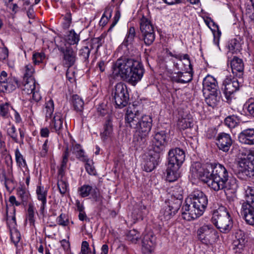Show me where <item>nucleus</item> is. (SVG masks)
Returning <instances> with one entry per match:
<instances>
[{
  "label": "nucleus",
  "mask_w": 254,
  "mask_h": 254,
  "mask_svg": "<svg viewBox=\"0 0 254 254\" xmlns=\"http://www.w3.org/2000/svg\"><path fill=\"white\" fill-rule=\"evenodd\" d=\"M197 238L202 244L208 245L219 238L217 231L212 225L204 224L197 230Z\"/></svg>",
  "instance_id": "nucleus-8"
},
{
  "label": "nucleus",
  "mask_w": 254,
  "mask_h": 254,
  "mask_svg": "<svg viewBox=\"0 0 254 254\" xmlns=\"http://www.w3.org/2000/svg\"><path fill=\"white\" fill-rule=\"evenodd\" d=\"M37 84L35 79H23L21 84L19 83V87L23 94H30L33 91L37 90Z\"/></svg>",
  "instance_id": "nucleus-25"
},
{
  "label": "nucleus",
  "mask_w": 254,
  "mask_h": 254,
  "mask_svg": "<svg viewBox=\"0 0 254 254\" xmlns=\"http://www.w3.org/2000/svg\"><path fill=\"white\" fill-rule=\"evenodd\" d=\"M181 75H182V77H181L182 80L184 79L185 80V81L182 82L183 84L188 83V82L191 81V80H192V74L188 71H187L185 72H181Z\"/></svg>",
  "instance_id": "nucleus-58"
},
{
  "label": "nucleus",
  "mask_w": 254,
  "mask_h": 254,
  "mask_svg": "<svg viewBox=\"0 0 254 254\" xmlns=\"http://www.w3.org/2000/svg\"><path fill=\"white\" fill-rule=\"evenodd\" d=\"M101 139L104 142L111 141L113 136V128L112 121L109 118L104 125L103 131L100 133Z\"/></svg>",
  "instance_id": "nucleus-23"
},
{
  "label": "nucleus",
  "mask_w": 254,
  "mask_h": 254,
  "mask_svg": "<svg viewBox=\"0 0 254 254\" xmlns=\"http://www.w3.org/2000/svg\"><path fill=\"white\" fill-rule=\"evenodd\" d=\"M35 69L31 64H29L26 65L24 68L23 79H35L33 77Z\"/></svg>",
  "instance_id": "nucleus-39"
},
{
  "label": "nucleus",
  "mask_w": 254,
  "mask_h": 254,
  "mask_svg": "<svg viewBox=\"0 0 254 254\" xmlns=\"http://www.w3.org/2000/svg\"><path fill=\"white\" fill-rule=\"evenodd\" d=\"M180 207L179 203H174L172 200H168L160 210L159 217L162 220H168L176 214Z\"/></svg>",
  "instance_id": "nucleus-10"
},
{
  "label": "nucleus",
  "mask_w": 254,
  "mask_h": 254,
  "mask_svg": "<svg viewBox=\"0 0 254 254\" xmlns=\"http://www.w3.org/2000/svg\"><path fill=\"white\" fill-rule=\"evenodd\" d=\"M39 84H37V90H35L33 91V92H32L33 94L32 95V98L33 100H34L35 102H38L40 100H41L42 97L39 93Z\"/></svg>",
  "instance_id": "nucleus-59"
},
{
  "label": "nucleus",
  "mask_w": 254,
  "mask_h": 254,
  "mask_svg": "<svg viewBox=\"0 0 254 254\" xmlns=\"http://www.w3.org/2000/svg\"><path fill=\"white\" fill-rule=\"evenodd\" d=\"M218 92L210 93L208 97L205 98V102L207 104L210 106L214 107L217 105L218 102L217 96Z\"/></svg>",
  "instance_id": "nucleus-45"
},
{
  "label": "nucleus",
  "mask_w": 254,
  "mask_h": 254,
  "mask_svg": "<svg viewBox=\"0 0 254 254\" xmlns=\"http://www.w3.org/2000/svg\"><path fill=\"white\" fill-rule=\"evenodd\" d=\"M72 104L75 110L79 112L82 111L84 102L82 99L78 95H74L72 96Z\"/></svg>",
  "instance_id": "nucleus-41"
},
{
  "label": "nucleus",
  "mask_w": 254,
  "mask_h": 254,
  "mask_svg": "<svg viewBox=\"0 0 254 254\" xmlns=\"http://www.w3.org/2000/svg\"><path fill=\"white\" fill-rule=\"evenodd\" d=\"M229 51L232 54H237L241 50V43L240 39L234 38L230 40L227 44Z\"/></svg>",
  "instance_id": "nucleus-32"
},
{
  "label": "nucleus",
  "mask_w": 254,
  "mask_h": 254,
  "mask_svg": "<svg viewBox=\"0 0 254 254\" xmlns=\"http://www.w3.org/2000/svg\"><path fill=\"white\" fill-rule=\"evenodd\" d=\"M169 55L171 57H174L176 59H178L180 61H182V59H183L184 60H186V64H188L189 68H186V69L187 70H192V65L190 64V60L189 59V56L188 54H185V55H183L181 54H173V53L170 52L169 53Z\"/></svg>",
  "instance_id": "nucleus-42"
},
{
  "label": "nucleus",
  "mask_w": 254,
  "mask_h": 254,
  "mask_svg": "<svg viewBox=\"0 0 254 254\" xmlns=\"http://www.w3.org/2000/svg\"><path fill=\"white\" fill-rule=\"evenodd\" d=\"M15 155L16 161L19 167H24L26 166V162L19 149L17 148L15 151Z\"/></svg>",
  "instance_id": "nucleus-50"
},
{
  "label": "nucleus",
  "mask_w": 254,
  "mask_h": 254,
  "mask_svg": "<svg viewBox=\"0 0 254 254\" xmlns=\"http://www.w3.org/2000/svg\"><path fill=\"white\" fill-rule=\"evenodd\" d=\"M139 237V233L135 229L130 230L127 234V240L134 244H136L137 242Z\"/></svg>",
  "instance_id": "nucleus-44"
},
{
  "label": "nucleus",
  "mask_w": 254,
  "mask_h": 254,
  "mask_svg": "<svg viewBox=\"0 0 254 254\" xmlns=\"http://www.w3.org/2000/svg\"><path fill=\"white\" fill-rule=\"evenodd\" d=\"M239 175L243 179L254 176V158L252 160L247 159H242L239 162Z\"/></svg>",
  "instance_id": "nucleus-11"
},
{
  "label": "nucleus",
  "mask_w": 254,
  "mask_h": 254,
  "mask_svg": "<svg viewBox=\"0 0 254 254\" xmlns=\"http://www.w3.org/2000/svg\"><path fill=\"white\" fill-rule=\"evenodd\" d=\"M247 242V237L245 233L241 230H238L235 233V239L233 243V250L234 252L242 253Z\"/></svg>",
  "instance_id": "nucleus-14"
},
{
  "label": "nucleus",
  "mask_w": 254,
  "mask_h": 254,
  "mask_svg": "<svg viewBox=\"0 0 254 254\" xmlns=\"http://www.w3.org/2000/svg\"><path fill=\"white\" fill-rule=\"evenodd\" d=\"M143 116L138 111L135 110V108L128 107L125 116L127 126L135 129Z\"/></svg>",
  "instance_id": "nucleus-12"
},
{
  "label": "nucleus",
  "mask_w": 254,
  "mask_h": 254,
  "mask_svg": "<svg viewBox=\"0 0 254 254\" xmlns=\"http://www.w3.org/2000/svg\"><path fill=\"white\" fill-rule=\"evenodd\" d=\"M140 30L141 33L154 32V27L151 22L144 16L140 21Z\"/></svg>",
  "instance_id": "nucleus-31"
},
{
  "label": "nucleus",
  "mask_w": 254,
  "mask_h": 254,
  "mask_svg": "<svg viewBox=\"0 0 254 254\" xmlns=\"http://www.w3.org/2000/svg\"><path fill=\"white\" fill-rule=\"evenodd\" d=\"M103 43V41L102 37H99L93 38L91 40V48L93 49L95 47L96 48V51H97L99 48L102 46Z\"/></svg>",
  "instance_id": "nucleus-53"
},
{
  "label": "nucleus",
  "mask_w": 254,
  "mask_h": 254,
  "mask_svg": "<svg viewBox=\"0 0 254 254\" xmlns=\"http://www.w3.org/2000/svg\"><path fill=\"white\" fill-rule=\"evenodd\" d=\"M246 202L243 204H247L250 207L254 208V187L247 186L245 189Z\"/></svg>",
  "instance_id": "nucleus-33"
},
{
  "label": "nucleus",
  "mask_w": 254,
  "mask_h": 254,
  "mask_svg": "<svg viewBox=\"0 0 254 254\" xmlns=\"http://www.w3.org/2000/svg\"><path fill=\"white\" fill-rule=\"evenodd\" d=\"M156 244V237L151 231L143 235L142 240V250L144 253H150Z\"/></svg>",
  "instance_id": "nucleus-16"
},
{
  "label": "nucleus",
  "mask_w": 254,
  "mask_h": 254,
  "mask_svg": "<svg viewBox=\"0 0 254 254\" xmlns=\"http://www.w3.org/2000/svg\"><path fill=\"white\" fill-rule=\"evenodd\" d=\"M21 238V236L20 233L17 231L15 230L12 232H11V241L13 243L14 245L17 247V244H18Z\"/></svg>",
  "instance_id": "nucleus-56"
},
{
  "label": "nucleus",
  "mask_w": 254,
  "mask_h": 254,
  "mask_svg": "<svg viewBox=\"0 0 254 254\" xmlns=\"http://www.w3.org/2000/svg\"><path fill=\"white\" fill-rule=\"evenodd\" d=\"M64 55L63 64L65 67H69L72 66L76 60V53L72 48H66L65 50L63 51Z\"/></svg>",
  "instance_id": "nucleus-24"
},
{
  "label": "nucleus",
  "mask_w": 254,
  "mask_h": 254,
  "mask_svg": "<svg viewBox=\"0 0 254 254\" xmlns=\"http://www.w3.org/2000/svg\"><path fill=\"white\" fill-rule=\"evenodd\" d=\"M72 152L74 153L76 157L80 161L85 162L87 161V157L84 155L83 150L81 148L80 144H76L72 148Z\"/></svg>",
  "instance_id": "nucleus-37"
},
{
  "label": "nucleus",
  "mask_w": 254,
  "mask_h": 254,
  "mask_svg": "<svg viewBox=\"0 0 254 254\" xmlns=\"http://www.w3.org/2000/svg\"><path fill=\"white\" fill-rule=\"evenodd\" d=\"M241 215L246 223L250 225H254V208L247 204H242Z\"/></svg>",
  "instance_id": "nucleus-22"
},
{
  "label": "nucleus",
  "mask_w": 254,
  "mask_h": 254,
  "mask_svg": "<svg viewBox=\"0 0 254 254\" xmlns=\"http://www.w3.org/2000/svg\"><path fill=\"white\" fill-rule=\"evenodd\" d=\"M177 125L180 129L184 130L188 128L191 127L193 125V123L191 119L181 118L179 119Z\"/></svg>",
  "instance_id": "nucleus-38"
},
{
  "label": "nucleus",
  "mask_w": 254,
  "mask_h": 254,
  "mask_svg": "<svg viewBox=\"0 0 254 254\" xmlns=\"http://www.w3.org/2000/svg\"><path fill=\"white\" fill-rule=\"evenodd\" d=\"M45 58L46 55L43 52L34 53L32 56V60L35 65L39 64L40 63H43Z\"/></svg>",
  "instance_id": "nucleus-47"
},
{
  "label": "nucleus",
  "mask_w": 254,
  "mask_h": 254,
  "mask_svg": "<svg viewBox=\"0 0 254 254\" xmlns=\"http://www.w3.org/2000/svg\"><path fill=\"white\" fill-rule=\"evenodd\" d=\"M49 149L48 140L46 139L42 145L40 154L42 157H45Z\"/></svg>",
  "instance_id": "nucleus-60"
},
{
  "label": "nucleus",
  "mask_w": 254,
  "mask_h": 254,
  "mask_svg": "<svg viewBox=\"0 0 254 254\" xmlns=\"http://www.w3.org/2000/svg\"><path fill=\"white\" fill-rule=\"evenodd\" d=\"M64 119L62 114L60 112H56L55 114L53 119L50 123L51 128L59 134L63 128Z\"/></svg>",
  "instance_id": "nucleus-27"
},
{
  "label": "nucleus",
  "mask_w": 254,
  "mask_h": 254,
  "mask_svg": "<svg viewBox=\"0 0 254 254\" xmlns=\"http://www.w3.org/2000/svg\"><path fill=\"white\" fill-rule=\"evenodd\" d=\"M216 144L220 150L227 152L232 144V139L230 134L222 132L218 134Z\"/></svg>",
  "instance_id": "nucleus-17"
},
{
  "label": "nucleus",
  "mask_w": 254,
  "mask_h": 254,
  "mask_svg": "<svg viewBox=\"0 0 254 254\" xmlns=\"http://www.w3.org/2000/svg\"><path fill=\"white\" fill-rule=\"evenodd\" d=\"M191 171L194 176L198 177L215 191L223 190L226 195L236 192L237 185L236 180L229 179L227 169L220 164L194 163Z\"/></svg>",
  "instance_id": "nucleus-1"
},
{
  "label": "nucleus",
  "mask_w": 254,
  "mask_h": 254,
  "mask_svg": "<svg viewBox=\"0 0 254 254\" xmlns=\"http://www.w3.org/2000/svg\"><path fill=\"white\" fill-rule=\"evenodd\" d=\"M80 40L79 35L74 30H71L68 35V42L70 45L77 44Z\"/></svg>",
  "instance_id": "nucleus-48"
},
{
  "label": "nucleus",
  "mask_w": 254,
  "mask_h": 254,
  "mask_svg": "<svg viewBox=\"0 0 254 254\" xmlns=\"http://www.w3.org/2000/svg\"><path fill=\"white\" fill-rule=\"evenodd\" d=\"M113 74L134 86L144 74V69L138 61L127 56L119 58L113 65Z\"/></svg>",
  "instance_id": "nucleus-2"
},
{
  "label": "nucleus",
  "mask_w": 254,
  "mask_h": 254,
  "mask_svg": "<svg viewBox=\"0 0 254 254\" xmlns=\"http://www.w3.org/2000/svg\"><path fill=\"white\" fill-rule=\"evenodd\" d=\"M58 187L60 192L64 195V194L67 190L68 183L65 179H58Z\"/></svg>",
  "instance_id": "nucleus-46"
},
{
  "label": "nucleus",
  "mask_w": 254,
  "mask_h": 254,
  "mask_svg": "<svg viewBox=\"0 0 254 254\" xmlns=\"http://www.w3.org/2000/svg\"><path fill=\"white\" fill-rule=\"evenodd\" d=\"M161 154L150 150L144 165V170L150 172L158 165Z\"/></svg>",
  "instance_id": "nucleus-15"
},
{
  "label": "nucleus",
  "mask_w": 254,
  "mask_h": 254,
  "mask_svg": "<svg viewBox=\"0 0 254 254\" xmlns=\"http://www.w3.org/2000/svg\"><path fill=\"white\" fill-rule=\"evenodd\" d=\"M57 221L59 225L66 226L69 224V220L65 214H61L57 218Z\"/></svg>",
  "instance_id": "nucleus-54"
},
{
  "label": "nucleus",
  "mask_w": 254,
  "mask_h": 254,
  "mask_svg": "<svg viewBox=\"0 0 254 254\" xmlns=\"http://www.w3.org/2000/svg\"><path fill=\"white\" fill-rule=\"evenodd\" d=\"M181 209L182 216L187 221L194 220L201 216L208 205L206 195L199 190H193L188 196Z\"/></svg>",
  "instance_id": "nucleus-3"
},
{
  "label": "nucleus",
  "mask_w": 254,
  "mask_h": 254,
  "mask_svg": "<svg viewBox=\"0 0 254 254\" xmlns=\"http://www.w3.org/2000/svg\"><path fill=\"white\" fill-rule=\"evenodd\" d=\"M89 251V244L87 241H83L81 245V253L82 254H88Z\"/></svg>",
  "instance_id": "nucleus-63"
},
{
  "label": "nucleus",
  "mask_w": 254,
  "mask_h": 254,
  "mask_svg": "<svg viewBox=\"0 0 254 254\" xmlns=\"http://www.w3.org/2000/svg\"><path fill=\"white\" fill-rule=\"evenodd\" d=\"M212 222L223 233L230 232L233 227L232 219L226 208L223 206L213 212Z\"/></svg>",
  "instance_id": "nucleus-5"
},
{
  "label": "nucleus",
  "mask_w": 254,
  "mask_h": 254,
  "mask_svg": "<svg viewBox=\"0 0 254 254\" xmlns=\"http://www.w3.org/2000/svg\"><path fill=\"white\" fill-rule=\"evenodd\" d=\"M112 96L117 107L122 108L126 106L129 100L127 86L121 82L118 83L112 90Z\"/></svg>",
  "instance_id": "nucleus-7"
},
{
  "label": "nucleus",
  "mask_w": 254,
  "mask_h": 254,
  "mask_svg": "<svg viewBox=\"0 0 254 254\" xmlns=\"http://www.w3.org/2000/svg\"><path fill=\"white\" fill-rule=\"evenodd\" d=\"M8 50L6 47H3L0 49V60H4L8 58Z\"/></svg>",
  "instance_id": "nucleus-61"
},
{
  "label": "nucleus",
  "mask_w": 254,
  "mask_h": 254,
  "mask_svg": "<svg viewBox=\"0 0 254 254\" xmlns=\"http://www.w3.org/2000/svg\"><path fill=\"white\" fill-rule=\"evenodd\" d=\"M246 108L249 114L254 117V98L249 100Z\"/></svg>",
  "instance_id": "nucleus-57"
},
{
  "label": "nucleus",
  "mask_w": 254,
  "mask_h": 254,
  "mask_svg": "<svg viewBox=\"0 0 254 254\" xmlns=\"http://www.w3.org/2000/svg\"><path fill=\"white\" fill-rule=\"evenodd\" d=\"M54 111V103L53 100L49 98L47 100L45 104L44 112H45L46 118L47 121L48 119L52 118Z\"/></svg>",
  "instance_id": "nucleus-36"
},
{
  "label": "nucleus",
  "mask_w": 254,
  "mask_h": 254,
  "mask_svg": "<svg viewBox=\"0 0 254 254\" xmlns=\"http://www.w3.org/2000/svg\"><path fill=\"white\" fill-rule=\"evenodd\" d=\"M185 159V152L180 148H175L170 150L168 152V164L178 165L180 167Z\"/></svg>",
  "instance_id": "nucleus-13"
},
{
  "label": "nucleus",
  "mask_w": 254,
  "mask_h": 254,
  "mask_svg": "<svg viewBox=\"0 0 254 254\" xmlns=\"http://www.w3.org/2000/svg\"><path fill=\"white\" fill-rule=\"evenodd\" d=\"M136 33L133 27H130L127 30L126 36L122 43V45L127 47L133 43Z\"/></svg>",
  "instance_id": "nucleus-34"
},
{
  "label": "nucleus",
  "mask_w": 254,
  "mask_h": 254,
  "mask_svg": "<svg viewBox=\"0 0 254 254\" xmlns=\"http://www.w3.org/2000/svg\"><path fill=\"white\" fill-rule=\"evenodd\" d=\"M167 145V140L165 131H158L154 135L150 150L161 154L164 151Z\"/></svg>",
  "instance_id": "nucleus-9"
},
{
  "label": "nucleus",
  "mask_w": 254,
  "mask_h": 254,
  "mask_svg": "<svg viewBox=\"0 0 254 254\" xmlns=\"http://www.w3.org/2000/svg\"><path fill=\"white\" fill-rule=\"evenodd\" d=\"M7 134L8 135L14 142L17 141V133L16 129L14 125L10 126L7 128Z\"/></svg>",
  "instance_id": "nucleus-52"
},
{
  "label": "nucleus",
  "mask_w": 254,
  "mask_h": 254,
  "mask_svg": "<svg viewBox=\"0 0 254 254\" xmlns=\"http://www.w3.org/2000/svg\"><path fill=\"white\" fill-rule=\"evenodd\" d=\"M36 194L37 199L41 202L40 212L42 214H44L46 207L48 190L43 186H38L36 188Z\"/></svg>",
  "instance_id": "nucleus-20"
},
{
  "label": "nucleus",
  "mask_w": 254,
  "mask_h": 254,
  "mask_svg": "<svg viewBox=\"0 0 254 254\" xmlns=\"http://www.w3.org/2000/svg\"><path fill=\"white\" fill-rule=\"evenodd\" d=\"M240 143L247 145H254V129L248 128L242 131L238 135Z\"/></svg>",
  "instance_id": "nucleus-19"
},
{
  "label": "nucleus",
  "mask_w": 254,
  "mask_h": 254,
  "mask_svg": "<svg viewBox=\"0 0 254 254\" xmlns=\"http://www.w3.org/2000/svg\"><path fill=\"white\" fill-rule=\"evenodd\" d=\"M139 38L144 42L145 45L150 46L155 40V32L140 33Z\"/></svg>",
  "instance_id": "nucleus-35"
},
{
  "label": "nucleus",
  "mask_w": 254,
  "mask_h": 254,
  "mask_svg": "<svg viewBox=\"0 0 254 254\" xmlns=\"http://www.w3.org/2000/svg\"><path fill=\"white\" fill-rule=\"evenodd\" d=\"M181 77V72H178L177 74H175L172 76L171 79L173 82L182 83V82H184L185 80L184 79L182 80Z\"/></svg>",
  "instance_id": "nucleus-62"
},
{
  "label": "nucleus",
  "mask_w": 254,
  "mask_h": 254,
  "mask_svg": "<svg viewBox=\"0 0 254 254\" xmlns=\"http://www.w3.org/2000/svg\"><path fill=\"white\" fill-rule=\"evenodd\" d=\"M96 187L93 188L89 185H83L78 189L79 195L82 197L88 196L90 194L94 198L97 197L98 193L96 191Z\"/></svg>",
  "instance_id": "nucleus-30"
},
{
  "label": "nucleus",
  "mask_w": 254,
  "mask_h": 254,
  "mask_svg": "<svg viewBox=\"0 0 254 254\" xmlns=\"http://www.w3.org/2000/svg\"><path fill=\"white\" fill-rule=\"evenodd\" d=\"M10 109L13 110L12 107L7 102L0 104V116L5 119L9 118Z\"/></svg>",
  "instance_id": "nucleus-40"
},
{
  "label": "nucleus",
  "mask_w": 254,
  "mask_h": 254,
  "mask_svg": "<svg viewBox=\"0 0 254 254\" xmlns=\"http://www.w3.org/2000/svg\"><path fill=\"white\" fill-rule=\"evenodd\" d=\"M90 51L91 49L87 46H85L80 50L79 55L80 57H82L85 61H86L89 58Z\"/></svg>",
  "instance_id": "nucleus-55"
},
{
  "label": "nucleus",
  "mask_w": 254,
  "mask_h": 254,
  "mask_svg": "<svg viewBox=\"0 0 254 254\" xmlns=\"http://www.w3.org/2000/svg\"><path fill=\"white\" fill-rule=\"evenodd\" d=\"M224 123L226 126L231 128L236 127L237 124V121L234 116H230L225 119Z\"/></svg>",
  "instance_id": "nucleus-51"
},
{
  "label": "nucleus",
  "mask_w": 254,
  "mask_h": 254,
  "mask_svg": "<svg viewBox=\"0 0 254 254\" xmlns=\"http://www.w3.org/2000/svg\"><path fill=\"white\" fill-rule=\"evenodd\" d=\"M171 192V196L169 200H172L174 203H179V205L181 206L183 199V189L179 186H176L172 188V190Z\"/></svg>",
  "instance_id": "nucleus-29"
},
{
  "label": "nucleus",
  "mask_w": 254,
  "mask_h": 254,
  "mask_svg": "<svg viewBox=\"0 0 254 254\" xmlns=\"http://www.w3.org/2000/svg\"><path fill=\"white\" fill-rule=\"evenodd\" d=\"M203 93L205 94V91H211L212 93L218 92V83L216 79L210 75H207L203 80Z\"/></svg>",
  "instance_id": "nucleus-21"
},
{
  "label": "nucleus",
  "mask_w": 254,
  "mask_h": 254,
  "mask_svg": "<svg viewBox=\"0 0 254 254\" xmlns=\"http://www.w3.org/2000/svg\"><path fill=\"white\" fill-rule=\"evenodd\" d=\"M180 167L177 165L174 166L168 164L166 170V180L170 182L176 181L180 177Z\"/></svg>",
  "instance_id": "nucleus-28"
},
{
  "label": "nucleus",
  "mask_w": 254,
  "mask_h": 254,
  "mask_svg": "<svg viewBox=\"0 0 254 254\" xmlns=\"http://www.w3.org/2000/svg\"><path fill=\"white\" fill-rule=\"evenodd\" d=\"M231 67L234 76L243 78L244 64L242 59L234 57L231 61Z\"/></svg>",
  "instance_id": "nucleus-18"
},
{
  "label": "nucleus",
  "mask_w": 254,
  "mask_h": 254,
  "mask_svg": "<svg viewBox=\"0 0 254 254\" xmlns=\"http://www.w3.org/2000/svg\"><path fill=\"white\" fill-rule=\"evenodd\" d=\"M18 87V81L15 77L9 76L5 84L0 85V92H10Z\"/></svg>",
  "instance_id": "nucleus-26"
},
{
  "label": "nucleus",
  "mask_w": 254,
  "mask_h": 254,
  "mask_svg": "<svg viewBox=\"0 0 254 254\" xmlns=\"http://www.w3.org/2000/svg\"><path fill=\"white\" fill-rule=\"evenodd\" d=\"M34 210L35 207L33 204L29 203L27 209V220L31 226H34L35 224Z\"/></svg>",
  "instance_id": "nucleus-43"
},
{
  "label": "nucleus",
  "mask_w": 254,
  "mask_h": 254,
  "mask_svg": "<svg viewBox=\"0 0 254 254\" xmlns=\"http://www.w3.org/2000/svg\"><path fill=\"white\" fill-rule=\"evenodd\" d=\"M152 126V119L148 115H143L140 119L133 136V142L137 147H142Z\"/></svg>",
  "instance_id": "nucleus-4"
},
{
  "label": "nucleus",
  "mask_w": 254,
  "mask_h": 254,
  "mask_svg": "<svg viewBox=\"0 0 254 254\" xmlns=\"http://www.w3.org/2000/svg\"><path fill=\"white\" fill-rule=\"evenodd\" d=\"M86 162V163L85 164V168L86 171L90 175H94L95 172L94 167L92 166L87 159Z\"/></svg>",
  "instance_id": "nucleus-64"
},
{
  "label": "nucleus",
  "mask_w": 254,
  "mask_h": 254,
  "mask_svg": "<svg viewBox=\"0 0 254 254\" xmlns=\"http://www.w3.org/2000/svg\"><path fill=\"white\" fill-rule=\"evenodd\" d=\"M17 194L23 202H26L28 199L29 192L22 188H18Z\"/></svg>",
  "instance_id": "nucleus-49"
},
{
  "label": "nucleus",
  "mask_w": 254,
  "mask_h": 254,
  "mask_svg": "<svg viewBox=\"0 0 254 254\" xmlns=\"http://www.w3.org/2000/svg\"><path fill=\"white\" fill-rule=\"evenodd\" d=\"M243 79L236 76L226 77L223 81L222 90L227 102L231 100L234 94L242 85Z\"/></svg>",
  "instance_id": "nucleus-6"
}]
</instances>
